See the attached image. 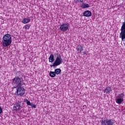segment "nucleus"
Masks as SVG:
<instances>
[{
	"label": "nucleus",
	"instance_id": "1",
	"mask_svg": "<svg viewBox=\"0 0 125 125\" xmlns=\"http://www.w3.org/2000/svg\"><path fill=\"white\" fill-rule=\"evenodd\" d=\"M12 42V38L10 34H5L2 38V45L4 47L9 46Z\"/></svg>",
	"mask_w": 125,
	"mask_h": 125
},
{
	"label": "nucleus",
	"instance_id": "2",
	"mask_svg": "<svg viewBox=\"0 0 125 125\" xmlns=\"http://www.w3.org/2000/svg\"><path fill=\"white\" fill-rule=\"evenodd\" d=\"M63 62V60L61 58V56H58L55 60L53 64H51L50 66L51 68L52 67H56L57 66H59V65H61Z\"/></svg>",
	"mask_w": 125,
	"mask_h": 125
},
{
	"label": "nucleus",
	"instance_id": "3",
	"mask_svg": "<svg viewBox=\"0 0 125 125\" xmlns=\"http://www.w3.org/2000/svg\"><path fill=\"white\" fill-rule=\"evenodd\" d=\"M12 83L16 85V86H21L22 85V79L19 77H15L12 80Z\"/></svg>",
	"mask_w": 125,
	"mask_h": 125
},
{
	"label": "nucleus",
	"instance_id": "4",
	"mask_svg": "<svg viewBox=\"0 0 125 125\" xmlns=\"http://www.w3.org/2000/svg\"><path fill=\"white\" fill-rule=\"evenodd\" d=\"M119 38L122 39V41L125 40V21L123 23L121 27Z\"/></svg>",
	"mask_w": 125,
	"mask_h": 125
},
{
	"label": "nucleus",
	"instance_id": "5",
	"mask_svg": "<svg viewBox=\"0 0 125 125\" xmlns=\"http://www.w3.org/2000/svg\"><path fill=\"white\" fill-rule=\"evenodd\" d=\"M125 97V94L124 93H121L119 94L116 97V102L117 104H122V103L124 102V98Z\"/></svg>",
	"mask_w": 125,
	"mask_h": 125
},
{
	"label": "nucleus",
	"instance_id": "6",
	"mask_svg": "<svg viewBox=\"0 0 125 125\" xmlns=\"http://www.w3.org/2000/svg\"><path fill=\"white\" fill-rule=\"evenodd\" d=\"M102 125H115V120L113 119L103 120L101 122Z\"/></svg>",
	"mask_w": 125,
	"mask_h": 125
},
{
	"label": "nucleus",
	"instance_id": "7",
	"mask_svg": "<svg viewBox=\"0 0 125 125\" xmlns=\"http://www.w3.org/2000/svg\"><path fill=\"white\" fill-rule=\"evenodd\" d=\"M25 88L21 86H19L17 87V93L18 96H23L25 94Z\"/></svg>",
	"mask_w": 125,
	"mask_h": 125
},
{
	"label": "nucleus",
	"instance_id": "8",
	"mask_svg": "<svg viewBox=\"0 0 125 125\" xmlns=\"http://www.w3.org/2000/svg\"><path fill=\"white\" fill-rule=\"evenodd\" d=\"M69 27L70 24L68 23H65L61 25L60 29L62 32H66V31H68Z\"/></svg>",
	"mask_w": 125,
	"mask_h": 125
},
{
	"label": "nucleus",
	"instance_id": "9",
	"mask_svg": "<svg viewBox=\"0 0 125 125\" xmlns=\"http://www.w3.org/2000/svg\"><path fill=\"white\" fill-rule=\"evenodd\" d=\"M21 109V105L19 103H16L15 104L13 105V110L14 111H20V109Z\"/></svg>",
	"mask_w": 125,
	"mask_h": 125
},
{
	"label": "nucleus",
	"instance_id": "10",
	"mask_svg": "<svg viewBox=\"0 0 125 125\" xmlns=\"http://www.w3.org/2000/svg\"><path fill=\"white\" fill-rule=\"evenodd\" d=\"M83 15L85 17H90L91 16V12L89 11H85L83 12Z\"/></svg>",
	"mask_w": 125,
	"mask_h": 125
},
{
	"label": "nucleus",
	"instance_id": "11",
	"mask_svg": "<svg viewBox=\"0 0 125 125\" xmlns=\"http://www.w3.org/2000/svg\"><path fill=\"white\" fill-rule=\"evenodd\" d=\"M104 92L106 93V94H110L112 92V88L110 87H107L105 90H104Z\"/></svg>",
	"mask_w": 125,
	"mask_h": 125
},
{
	"label": "nucleus",
	"instance_id": "12",
	"mask_svg": "<svg viewBox=\"0 0 125 125\" xmlns=\"http://www.w3.org/2000/svg\"><path fill=\"white\" fill-rule=\"evenodd\" d=\"M90 6H89V4L87 3H85L84 2H83L82 4L80 5V7L81 8H83V9H84V8H88V7H90Z\"/></svg>",
	"mask_w": 125,
	"mask_h": 125
},
{
	"label": "nucleus",
	"instance_id": "13",
	"mask_svg": "<svg viewBox=\"0 0 125 125\" xmlns=\"http://www.w3.org/2000/svg\"><path fill=\"white\" fill-rule=\"evenodd\" d=\"M54 62V55L53 54H51L50 57H49V62L52 63V62Z\"/></svg>",
	"mask_w": 125,
	"mask_h": 125
},
{
	"label": "nucleus",
	"instance_id": "14",
	"mask_svg": "<svg viewBox=\"0 0 125 125\" xmlns=\"http://www.w3.org/2000/svg\"><path fill=\"white\" fill-rule=\"evenodd\" d=\"M77 51H79L80 52H82L83 50V47L81 45H78L77 47Z\"/></svg>",
	"mask_w": 125,
	"mask_h": 125
},
{
	"label": "nucleus",
	"instance_id": "15",
	"mask_svg": "<svg viewBox=\"0 0 125 125\" xmlns=\"http://www.w3.org/2000/svg\"><path fill=\"white\" fill-rule=\"evenodd\" d=\"M29 22H31V19H24L22 22L23 23V24H27V23H29Z\"/></svg>",
	"mask_w": 125,
	"mask_h": 125
},
{
	"label": "nucleus",
	"instance_id": "16",
	"mask_svg": "<svg viewBox=\"0 0 125 125\" xmlns=\"http://www.w3.org/2000/svg\"><path fill=\"white\" fill-rule=\"evenodd\" d=\"M55 73L56 75H60V74H61V69L60 68H57L55 70Z\"/></svg>",
	"mask_w": 125,
	"mask_h": 125
},
{
	"label": "nucleus",
	"instance_id": "17",
	"mask_svg": "<svg viewBox=\"0 0 125 125\" xmlns=\"http://www.w3.org/2000/svg\"><path fill=\"white\" fill-rule=\"evenodd\" d=\"M49 76L51 77V78H54L56 77V74L55 71H50L49 73Z\"/></svg>",
	"mask_w": 125,
	"mask_h": 125
},
{
	"label": "nucleus",
	"instance_id": "18",
	"mask_svg": "<svg viewBox=\"0 0 125 125\" xmlns=\"http://www.w3.org/2000/svg\"><path fill=\"white\" fill-rule=\"evenodd\" d=\"M30 27H31V25L28 24H26L24 26V28L25 29V30H29L30 29Z\"/></svg>",
	"mask_w": 125,
	"mask_h": 125
},
{
	"label": "nucleus",
	"instance_id": "19",
	"mask_svg": "<svg viewBox=\"0 0 125 125\" xmlns=\"http://www.w3.org/2000/svg\"><path fill=\"white\" fill-rule=\"evenodd\" d=\"M27 105H28V106H32V104H31V102H30V101H28L27 103H26Z\"/></svg>",
	"mask_w": 125,
	"mask_h": 125
},
{
	"label": "nucleus",
	"instance_id": "20",
	"mask_svg": "<svg viewBox=\"0 0 125 125\" xmlns=\"http://www.w3.org/2000/svg\"><path fill=\"white\" fill-rule=\"evenodd\" d=\"M31 107H32V108H37V105H36V104H31Z\"/></svg>",
	"mask_w": 125,
	"mask_h": 125
},
{
	"label": "nucleus",
	"instance_id": "21",
	"mask_svg": "<svg viewBox=\"0 0 125 125\" xmlns=\"http://www.w3.org/2000/svg\"><path fill=\"white\" fill-rule=\"evenodd\" d=\"M83 54L84 55H87V51H84V52H83Z\"/></svg>",
	"mask_w": 125,
	"mask_h": 125
},
{
	"label": "nucleus",
	"instance_id": "22",
	"mask_svg": "<svg viewBox=\"0 0 125 125\" xmlns=\"http://www.w3.org/2000/svg\"><path fill=\"white\" fill-rule=\"evenodd\" d=\"M23 101H24V102H25L27 103L29 101V100H28V99H24L23 100Z\"/></svg>",
	"mask_w": 125,
	"mask_h": 125
},
{
	"label": "nucleus",
	"instance_id": "23",
	"mask_svg": "<svg viewBox=\"0 0 125 125\" xmlns=\"http://www.w3.org/2000/svg\"><path fill=\"white\" fill-rule=\"evenodd\" d=\"M76 2H83V0H80L79 1H76Z\"/></svg>",
	"mask_w": 125,
	"mask_h": 125
},
{
	"label": "nucleus",
	"instance_id": "24",
	"mask_svg": "<svg viewBox=\"0 0 125 125\" xmlns=\"http://www.w3.org/2000/svg\"><path fill=\"white\" fill-rule=\"evenodd\" d=\"M2 113V108L0 106V115Z\"/></svg>",
	"mask_w": 125,
	"mask_h": 125
},
{
	"label": "nucleus",
	"instance_id": "25",
	"mask_svg": "<svg viewBox=\"0 0 125 125\" xmlns=\"http://www.w3.org/2000/svg\"><path fill=\"white\" fill-rule=\"evenodd\" d=\"M76 1H80V0H76V1H75V2H76Z\"/></svg>",
	"mask_w": 125,
	"mask_h": 125
}]
</instances>
